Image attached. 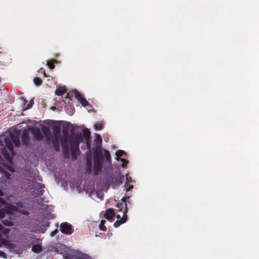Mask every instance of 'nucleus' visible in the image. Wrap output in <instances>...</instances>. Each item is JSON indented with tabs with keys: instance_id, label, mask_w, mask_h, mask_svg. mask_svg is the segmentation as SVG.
<instances>
[{
	"instance_id": "obj_1",
	"label": "nucleus",
	"mask_w": 259,
	"mask_h": 259,
	"mask_svg": "<svg viewBox=\"0 0 259 259\" xmlns=\"http://www.w3.org/2000/svg\"><path fill=\"white\" fill-rule=\"evenodd\" d=\"M102 139L97 135L95 139L96 146L93 150L94 174L98 175L102 167H107L111 165V157L110 152L106 149L102 150L101 144Z\"/></svg>"
},
{
	"instance_id": "obj_2",
	"label": "nucleus",
	"mask_w": 259,
	"mask_h": 259,
	"mask_svg": "<svg viewBox=\"0 0 259 259\" xmlns=\"http://www.w3.org/2000/svg\"><path fill=\"white\" fill-rule=\"evenodd\" d=\"M31 132L34 140L40 142L44 138L47 143H50L52 135L51 130L48 126L43 125L41 127V130L37 127H32Z\"/></svg>"
},
{
	"instance_id": "obj_3",
	"label": "nucleus",
	"mask_w": 259,
	"mask_h": 259,
	"mask_svg": "<svg viewBox=\"0 0 259 259\" xmlns=\"http://www.w3.org/2000/svg\"><path fill=\"white\" fill-rule=\"evenodd\" d=\"M74 96L75 98L79 103L84 107L86 108L89 112H95L94 107L89 104L83 95L79 92L77 90L74 89L67 93L65 98H68L71 100V98Z\"/></svg>"
},
{
	"instance_id": "obj_4",
	"label": "nucleus",
	"mask_w": 259,
	"mask_h": 259,
	"mask_svg": "<svg viewBox=\"0 0 259 259\" xmlns=\"http://www.w3.org/2000/svg\"><path fill=\"white\" fill-rule=\"evenodd\" d=\"M19 134L18 132L8 133L5 135L4 142L8 150L13 152L14 145L19 147L20 145Z\"/></svg>"
},
{
	"instance_id": "obj_5",
	"label": "nucleus",
	"mask_w": 259,
	"mask_h": 259,
	"mask_svg": "<svg viewBox=\"0 0 259 259\" xmlns=\"http://www.w3.org/2000/svg\"><path fill=\"white\" fill-rule=\"evenodd\" d=\"M63 137L61 139V144L63 152L65 154L68 155L69 153L70 137L68 130L64 127L62 130Z\"/></svg>"
},
{
	"instance_id": "obj_6",
	"label": "nucleus",
	"mask_w": 259,
	"mask_h": 259,
	"mask_svg": "<svg viewBox=\"0 0 259 259\" xmlns=\"http://www.w3.org/2000/svg\"><path fill=\"white\" fill-rule=\"evenodd\" d=\"M53 136L52 138V144L55 150L58 151L60 149L59 137L60 134V128L58 126H54L53 127Z\"/></svg>"
},
{
	"instance_id": "obj_7",
	"label": "nucleus",
	"mask_w": 259,
	"mask_h": 259,
	"mask_svg": "<svg viewBox=\"0 0 259 259\" xmlns=\"http://www.w3.org/2000/svg\"><path fill=\"white\" fill-rule=\"evenodd\" d=\"M19 100L20 104L22 105L21 109L19 111H21V113H23L24 111L30 109L34 104V101L32 99L26 105L28 101L23 97H20Z\"/></svg>"
},
{
	"instance_id": "obj_8",
	"label": "nucleus",
	"mask_w": 259,
	"mask_h": 259,
	"mask_svg": "<svg viewBox=\"0 0 259 259\" xmlns=\"http://www.w3.org/2000/svg\"><path fill=\"white\" fill-rule=\"evenodd\" d=\"M60 230L62 233L66 235H70L73 232L72 225L67 222H64L60 224Z\"/></svg>"
},
{
	"instance_id": "obj_9",
	"label": "nucleus",
	"mask_w": 259,
	"mask_h": 259,
	"mask_svg": "<svg viewBox=\"0 0 259 259\" xmlns=\"http://www.w3.org/2000/svg\"><path fill=\"white\" fill-rule=\"evenodd\" d=\"M83 140V135L81 133L77 132L74 134V136L71 135L70 137V144L74 145L77 144L79 146V143L82 142Z\"/></svg>"
},
{
	"instance_id": "obj_10",
	"label": "nucleus",
	"mask_w": 259,
	"mask_h": 259,
	"mask_svg": "<svg viewBox=\"0 0 259 259\" xmlns=\"http://www.w3.org/2000/svg\"><path fill=\"white\" fill-rule=\"evenodd\" d=\"M129 199V197H123L121 198L122 202H119L116 204V209L117 212H124L125 208L127 210L126 199Z\"/></svg>"
},
{
	"instance_id": "obj_11",
	"label": "nucleus",
	"mask_w": 259,
	"mask_h": 259,
	"mask_svg": "<svg viewBox=\"0 0 259 259\" xmlns=\"http://www.w3.org/2000/svg\"><path fill=\"white\" fill-rule=\"evenodd\" d=\"M127 212V210L125 208V211L124 212L122 213V219L119 220H117L114 223V227L115 228H117L119 227L121 224L125 223L127 220V215L126 214V213Z\"/></svg>"
},
{
	"instance_id": "obj_12",
	"label": "nucleus",
	"mask_w": 259,
	"mask_h": 259,
	"mask_svg": "<svg viewBox=\"0 0 259 259\" xmlns=\"http://www.w3.org/2000/svg\"><path fill=\"white\" fill-rule=\"evenodd\" d=\"M22 142L23 145H27L29 142V133L26 130H24L22 131L21 135Z\"/></svg>"
},
{
	"instance_id": "obj_13",
	"label": "nucleus",
	"mask_w": 259,
	"mask_h": 259,
	"mask_svg": "<svg viewBox=\"0 0 259 259\" xmlns=\"http://www.w3.org/2000/svg\"><path fill=\"white\" fill-rule=\"evenodd\" d=\"M70 146L73 160H75L77 158V153L79 151V146H77V144H75V145L70 144Z\"/></svg>"
},
{
	"instance_id": "obj_14",
	"label": "nucleus",
	"mask_w": 259,
	"mask_h": 259,
	"mask_svg": "<svg viewBox=\"0 0 259 259\" xmlns=\"http://www.w3.org/2000/svg\"><path fill=\"white\" fill-rule=\"evenodd\" d=\"M115 215L114 209L113 208H109L106 210L103 217L107 220H111Z\"/></svg>"
},
{
	"instance_id": "obj_15",
	"label": "nucleus",
	"mask_w": 259,
	"mask_h": 259,
	"mask_svg": "<svg viewBox=\"0 0 259 259\" xmlns=\"http://www.w3.org/2000/svg\"><path fill=\"white\" fill-rule=\"evenodd\" d=\"M8 232V230L7 229H3V226L0 224V233H7ZM7 242V240L2 237L1 233H0V246L3 245H6Z\"/></svg>"
},
{
	"instance_id": "obj_16",
	"label": "nucleus",
	"mask_w": 259,
	"mask_h": 259,
	"mask_svg": "<svg viewBox=\"0 0 259 259\" xmlns=\"http://www.w3.org/2000/svg\"><path fill=\"white\" fill-rule=\"evenodd\" d=\"M82 135L83 138L84 137L85 140H86L87 145H89V144H88V142L91 139V132L88 128H84L82 130Z\"/></svg>"
},
{
	"instance_id": "obj_17",
	"label": "nucleus",
	"mask_w": 259,
	"mask_h": 259,
	"mask_svg": "<svg viewBox=\"0 0 259 259\" xmlns=\"http://www.w3.org/2000/svg\"><path fill=\"white\" fill-rule=\"evenodd\" d=\"M93 167L92 159L91 155H88L86 159V169L91 171Z\"/></svg>"
},
{
	"instance_id": "obj_18",
	"label": "nucleus",
	"mask_w": 259,
	"mask_h": 259,
	"mask_svg": "<svg viewBox=\"0 0 259 259\" xmlns=\"http://www.w3.org/2000/svg\"><path fill=\"white\" fill-rule=\"evenodd\" d=\"M5 215L1 210H0V218L2 219V221L3 224L8 226H12L13 224L12 221L11 220H7L6 219H5Z\"/></svg>"
},
{
	"instance_id": "obj_19",
	"label": "nucleus",
	"mask_w": 259,
	"mask_h": 259,
	"mask_svg": "<svg viewBox=\"0 0 259 259\" xmlns=\"http://www.w3.org/2000/svg\"><path fill=\"white\" fill-rule=\"evenodd\" d=\"M67 90L65 87H60L55 90V94L57 96H62L66 93Z\"/></svg>"
},
{
	"instance_id": "obj_20",
	"label": "nucleus",
	"mask_w": 259,
	"mask_h": 259,
	"mask_svg": "<svg viewBox=\"0 0 259 259\" xmlns=\"http://www.w3.org/2000/svg\"><path fill=\"white\" fill-rule=\"evenodd\" d=\"M31 250L35 253H39L42 251V247L39 244H35L32 246Z\"/></svg>"
},
{
	"instance_id": "obj_21",
	"label": "nucleus",
	"mask_w": 259,
	"mask_h": 259,
	"mask_svg": "<svg viewBox=\"0 0 259 259\" xmlns=\"http://www.w3.org/2000/svg\"><path fill=\"white\" fill-rule=\"evenodd\" d=\"M115 155L116 156V159L117 161H119L121 157L123 156L124 155H125V153L124 151L121 150H118L115 152Z\"/></svg>"
},
{
	"instance_id": "obj_22",
	"label": "nucleus",
	"mask_w": 259,
	"mask_h": 259,
	"mask_svg": "<svg viewBox=\"0 0 259 259\" xmlns=\"http://www.w3.org/2000/svg\"><path fill=\"white\" fill-rule=\"evenodd\" d=\"M94 128L96 131H100L103 128V123L102 121L96 122L94 124Z\"/></svg>"
},
{
	"instance_id": "obj_23",
	"label": "nucleus",
	"mask_w": 259,
	"mask_h": 259,
	"mask_svg": "<svg viewBox=\"0 0 259 259\" xmlns=\"http://www.w3.org/2000/svg\"><path fill=\"white\" fill-rule=\"evenodd\" d=\"M2 153L4 157L7 159V160H10L11 157L9 153V152L6 150L5 149H2Z\"/></svg>"
},
{
	"instance_id": "obj_24",
	"label": "nucleus",
	"mask_w": 259,
	"mask_h": 259,
	"mask_svg": "<svg viewBox=\"0 0 259 259\" xmlns=\"http://www.w3.org/2000/svg\"><path fill=\"white\" fill-rule=\"evenodd\" d=\"M76 254L80 259H90V256L85 253L78 252Z\"/></svg>"
},
{
	"instance_id": "obj_25",
	"label": "nucleus",
	"mask_w": 259,
	"mask_h": 259,
	"mask_svg": "<svg viewBox=\"0 0 259 259\" xmlns=\"http://www.w3.org/2000/svg\"><path fill=\"white\" fill-rule=\"evenodd\" d=\"M37 186L39 187V190L37 191V194L39 195H42L44 193V190L42 189L45 187V185L41 183H38Z\"/></svg>"
},
{
	"instance_id": "obj_26",
	"label": "nucleus",
	"mask_w": 259,
	"mask_h": 259,
	"mask_svg": "<svg viewBox=\"0 0 259 259\" xmlns=\"http://www.w3.org/2000/svg\"><path fill=\"white\" fill-rule=\"evenodd\" d=\"M106 223V221L102 220L100 225H99V229L103 231H106V227L105 226V224Z\"/></svg>"
},
{
	"instance_id": "obj_27",
	"label": "nucleus",
	"mask_w": 259,
	"mask_h": 259,
	"mask_svg": "<svg viewBox=\"0 0 259 259\" xmlns=\"http://www.w3.org/2000/svg\"><path fill=\"white\" fill-rule=\"evenodd\" d=\"M56 61L54 60L52 61H47V65L49 67L50 69H53L55 68L54 62H56Z\"/></svg>"
},
{
	"instance_id": "obj_28",
	"label": "nucleus",
	"mask_w": 259,
	"mask_h": 259,
	"mask_svg": "<svg viewBox=\"0 0 259 259\" xmlns=\"http://www.w3.org/2000/svg\"><path fill=\"white\" fill-rule=\"evenodd\" d=\"M34 83L36 85H40L42 84V81L40 78L36 77L33 79Z\"/></svg>"
},
{
	"instance_id": "obj_29",
	"label": "nucleus",
	"mask_w": 259,
	"mask_h": 259,
	"mask_svg": "<svg viewBox=\"0 0 259 259\" xmlns=\"http://www.w3.org/2000/svg\"><path fill=\"white\" fill-rule=\"evenodd\" d=\"M121 161L122 163L121 164V166L122 167L125 168L127 165L128 162V160H126L124 158H120L119 161Z\"/></svg>"
},
{
	"instance_id": "obj_30",
	"label": "nucleus",
	"mask_w": 259,
	"mask_h": 259,
	"mask_svg": "<svg viewBox=\"0 0 259 259\" xmlns=\"http://www.w3.org/2000/svg\"><path fill=\"white\" fill-rule=\"evenodd\" d=\"M126 191H129L133 188V186L129 184L128 183H126L124 186Z\"/></svg>"
},
{
	"instance_id": "obj_31",
	"label": "nucleus",
	"mask_w": 259,
	"mask_h": 259,
	"mask_svg": "<svg viewBox=\"0 0 259 259\" xmlns=\"http://www.w3.org/2000/svg\"><path fill=\"white\" fill-rule=\"evenodd\" d=\"M4 175L6 178H7L8 179H10L11 175L10 173H9L7 171H5V172H4Z\"/></svg>"
},
{
	"instance_id": "obj_32",
	"label": "nucleus",
	"mask_w": 259,
	"mask_h": 259,
	"mask_svg": "<svg viewBox=\"0 0 259 259\" xmlns=\"http://www.w3.org/2000/svg\"><path fill=\"white\" fill-rule=\"evenodd\" d=\"M58 232V229H56L55 230L52 231L51 233V236L52 237H53Z\"/></svg>"
},
{
	"instance_id": "obj_33",
	"label": "nucleus",
	"mask_w": 259,
	"mask_h": 259,
	"mask_svg": "<svg viewBox=\"0 0 259 259\" xmlns=\"http://www.w3.org/2000/svg\"><path fill=\"white\" fill-rule=\"evenodd\" d=\"M75 132V127L72 126L71 129V133L72 134H74Z\"/></svg>"
},
{
	"instance_id": "obj_34",
	"label": "nucleus",
	"mask_w": 259,
	"mask_h": 259,
	"mask_svg": "<svg viewBox=\"0 0 259 259\" xmlns=\"http://www.w3.org/2000/svg\"><path fill=\"white\" fill-rule=\"evenodd\" d=\"M116 218L117 219V220H119L122 219V217L120 214H117L116 215Z\"/></svg>"
},
{
	"instance_id": "obj_35",
	"label": "nucleus",
	"mask_w": 259,
	"mask_h": 259,
	"mask_svg": "<svg viewBox=\"0 0 259 259\" xmlns=\"http://www.w3.org/2000/svg\"><path fill=\"white\" fill-rule=\"evenodd\" d=\"M126 180L128 182H132V178L131 177H127L126 178Z\"/></svg>"
},
{
	"instance_id": "obj_36",
	"label": "nucleus",
	"mask_w": 259,
	"mask_h": 259,
	"mask_svg": "<svg viewBox=\"0 0 259 259\" xmlns=\"http://www.w3.org/2000/svg\"><path fill=\"white\" fill-rule=\"evenodd\" d=\"M9 169L11 171H12V172H14V170H13V168H11H11H9Z\"/></svg>"
},
{
	"instance_id": "obj_37",
	"label": "nucleus",
	"mask_w": 259,
	"mask_h": 259,
	"mask_svg": "<svg viewBox=\"0 0 259 259\" xmlns=\"http://www.w3.org/2000/svg\"><path fill=\"white\" fill-rule=\"evenodd\" d=\"M3 194H4V193L1 190H0V196H3Z\"/></svg>"
},
{
	"instance_id": "obj_38",
	"label": "nucleus",
	"mask_w": 259,
	"mask_h": 259,
	"mask_svg": "<svg viewBox=\"0 0 259 259\" xmlns=\"http://www.w3.org/2000/svg\"><path fill=\"white\" fill-rule=\"evenodd\" d=\"M43 73H44V76H45V77H47V75H46V72H45V71H43Z\"/></svg>"
}]
</instances>
